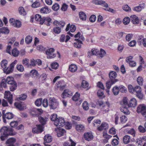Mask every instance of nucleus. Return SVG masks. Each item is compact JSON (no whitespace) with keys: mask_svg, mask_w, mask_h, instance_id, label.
Listing matches in <instances>:
<instances>
[{"mask_svg":"<svg viewBox=\"0 0 146 146\" xmlns=\"http://www.w3.org/2000/svg\"><path fill=\"white\" fill-rule=\"evenodd\" d=\"M1 136L0 138L2 141L7 139L9 135H14L16 134V132L14 131L11 127L4 126L0 129Z\"/></svg>","mask_w":146,"mask_h":146,"instance_id":"f257e3e1","label":"nucleus"},{"mask_svg":"<svg viewBox=\"0 0 146 146\" xmlns=\"http://www.w3.org/2000/svg\"><path fill=\"white\" fill-rule=\"evenodd\" d=\"M7 83L10 85L9 87L11 91L13 92L16 89L17 84L16 82L14 81L13 77H8L6 79H3L1 83H0L3 87L5 88L7 87Z\"/></svg>","mask_w":146,"mask_h":146,"instance_id":"f03ea898","label":"nucleus"},{"mask_svg":"<svg viewBox=\"0 0 146 146\" xmlns=\"http://www.w3.org/2000/svg\"><path fill=\"white\" fill-rule=\"evenodd\" d=\"M109 80L106 82V86L110 87L111 85H113L118 81L116 79L117 76L116 73L114 71H111L109 73Z\"/></svg>","mask_w":146,"mask_h":146,"instance_id":"7ed1b4c3","label":"nucleus"},{"mask_svg":"<svg viewBox=\"0 0 146 146\" xmlns=\"http://www.w3.org/2000/svg\"><path fill=\"white\" fill-rule=\"evenodd\" d=\"M127 98L124 97L123 98L122 102V107L120 109L121 111L126 115H128L130 113L129 110L128 108H129L127 105Z\"/></svg>","mask_w":146,"mask_h":146,"instance_id":"20e7f679","label":"nucleus"},{"mask_svg":"<svg viewBox=\"0 0 146 146\" xmlns=\"http://www.w3.org/2000/svg\"><path fill=\"white\" fill-rule=\"evenodd\" d=\"M49 106L50 109L55 110L58 106L59 103L57 100L54 98H50L48 100Z\"/></svg>","mask_w":146,"mask_h":146,"instance_id":"39448f33","label":"nucleus"},{"mask_svg":"<svg viewBox=\"0 0 146 146\" xmlns=\"http://www.w3.org/2000/svg\"><path fill=\"white\" fill-rule=\"evenodd\" d=\"M5 110H3L2 111V117L4 123H6L7 121L6 119L9 120L13 119L14 117L13 114L10 112H5Z\"/></svg>","mask_w":146,"mask_h":146,"instance_id":"423d86ee","label":"nucleus"},{"mask_svg":"<svg viewBox=\"0 0 146 146\" xmlns=\"http://www.w3.org/2000/svg\"><path fill=\"white\" fill-rule=\"evenodd\" d=\"M137 111L138 113H141L142 115L146 118V106L144 104H140L137 108Z\"/></svg>","mask_w":146,"mask_h":146,"instance_id":"0eeeda50","label":"nucleus"},{"mask_svg":"<svg viewBox=\"0 0 146 146\" xmlns=\"http://www.w3.org/2000/svg\"><path fill=\"white\" fill-rule=\"evenodd\" d=\"M17 60H15L10 64L9 67L6 68L5 69L3 70L4 72L6 74H8L12 73L13 71L14 66L17 64Z\"/></svg>","mask_w":146,"mask_h":146,"instance_id":"6e6552de","label":"nucleus"},{"mask_svg":"<svg viewBox=\"0 0 146 146\" xmlns=\"http://www.w3.org/2000/svg\"><path fill=\"white\" fill-rule=\"evenodd\" d=\"M54 124L56 126L62 127L65 125V121L64 118L59 117L56 119Z\"/></svg>","mask_w":146,"mask_h":146,"instance_id":"1a4fd4ad","label":"nucleus"},{"mask_svg":"<svg viewBox=\"0 0 146 146\" xmlns=\"http://www.w3.org/2000/svg\"><path fill=\"white\" fill-rule=\"evenodd\" d=\"M4 98L7 99L8 102L10 104H12L13 102V95L9 91H5L4 93Z\"/></svg>","mask_w":146,"mask_h":146,"instance_id":"9d476101","label":"nucleus"},{"mask_svg":"<svg viewBox=\"0 0 146 146\" xmlns=\"http://www.w3.org/2000/svg\"><path fill=\"white\" fill-rule=\"evenodd\" d=\"M43 131V127L41 125H36V127L33 128L32 132L34 133H41Z\"/></svg>","mask_w":146,"mask_h":146,"instance_id":"9b49d317","label":"nucleus"},{"mask_svg":"<svg viewBox=\"0 0 146 146\" xmlns=\"http://www.w3.org/2000/svg\"><path fill=\"white\" fill-rule=\"evenodd\" d=\"M51 20V19L49 17H43L42 20L41 21L40 24L42 25L44 23V24L47 26H49L52 23Z\"/></svg>","mask_w":146,"mask_h":146,"instance_id":"f8f14e48","label":"nucleus"},{"mask_svg":"<svg viewBox=\"0 0 146 146\" xmlns=\"http://www.w3.org/2000/svg\"><path fill=\"white\" fill-rule=\"evenodd\" d=\"M133 58L132 56H130L127 57L125 60L126 62L128 63L130 66L131 67H134L136 65V62L132 60Z\"/></svg>","mask_w":146,"mask_h":146,"instance_id":"ddd939ff","label":"nucleus"},{"mask_svg":"<svg viewBox=\"0 0 146 146\" xmlns=\"http://www.w3.org/2000/svg\"><path fill=\"white\" fill-rule=\"evenodd\" d=\"M72 94L73 93L71 91L68 90L66 89L61 94V97L64 98L67 97H70L72 96Z\"/></svg>","mask_w":146,"mask_h":146,"instance_id":"4468645a","label":"nucleus"},{"mask_svg":"<svg viewBox=\"0 0 146 146\" xmlns=\"http://www.w3.org/2000/svg\"><path fill=\"white\" fill-rule=\"evenodd\" d=\"M44 144L45 146H48L47 143H50L52 140V137L49 135H46L44 137Z\"/></svg>","mask_w":146,"mask_h":146,"instance_id":"2eb2a0df","label":"nucleus"},{"mask_svg":"<svg viewBox=\"0 0 146 146\" xmlns=\"http://www.w3.org/2000/svg\"><path fill=\"white\" fill-rule=\"evenodd\" d=\"M84 136L85 139L88 141H90L93 139V136L90 132L85 133L84 134Z\"/></svg>","mask_w":146,"mask_h":146,"instance_id":"dca6fc26","label":"nucleus"},{"mask_svg":"<svg viewBox=\"0 0 146 146\" xmlns=\"http://www.w3.org/2000/svg\"><path fill=\"white\" fill-rule=\"evenodd\" d=\"M42 64V61L41 60L39 59L35 60L32 59L31 60L30 65H32L33 66H35L36 64L38 65H41Z\"/></svg>","mask_w":146,"mask_h":146,"instance_id":"f3484780","label":"nucleus"},{"mask_svg":"<svg viewBox=\"0 0 146 146\" xmlns=\"http://www.w3.org/2000/svg\"><path fill=\"white\" fill-rule=\"evenodd\" d=\"M16 140L15 138L13 137L9 138L6 141V144L9 145L7 146H14V144Z\"/></svg>","mask_w":146,"mask_h":146,"instance_id":"a211bd4d","label":"nucleus"},{"mask_svg":"<svg viewBox=\"0 0 146 146\" xmlns=\"http://www.w3.org/2000/svg\"><path fill=\"white\" fill-rule=\"evenodd\" d=\"M75 40L76 42L74 43V45L75 47L78 48H80L81 47V44H83L82 41L78 39H75Z\"/></svg>","mask_w":146,"mask_h":146,"instance_id":"6ab92c4d","label":"nucleus"},{"mask_svg":"<svg viewBox=\"0 0 146 146\" xmlns=\"http://www.w3.org/2000/svg\"><path fill=\"white\" fill-rule=\"evenodd\" d=\"M127 105L129 106V107H134L137 105V101L136 99L134 98L131 99L128 103L127 101Z\"/></svg>","mask_w":146,"mask_h":146,"instance_id":"aec40b11","label":"nucleus"},{"mask_svg":"<svg viewBox=\"0 0 146 146\" xmlns=\"http://www.w3.org/2000/svg\"><path fill=\"white\" fill-rule=\"evenodd\" d=\"M53 23L56 26L61 25L62 27H63L65 25V22L63 21H55L53 22Z\"/></svg>","mask_w":146,"mask_h":146,"instance_id":"412c9836","label":"nucleus"},{"mask_svg":"<svg viewBox=\"0 0 146 146\" xmlns=\"http://www.w3.org/2000/svg\"><path fill=\"white\" fill-rule=\"evenodd\" d=\"M79 16L80 19L83 21H85L86 19V15L83 11L79 12Z\"/></svg>","mask_w":146,"mask_h":146,"instance_id":"4be33fe9","label":"nucleus"},{"mask_svg":"<svg viewBox=\"0 0 146 146\" xmlns=\"http://www.w3.org/2000/svg\"><path fill=\"white\" fill-rule=\"evenodd\" d=\"M64 81H59L58 83H57V86L58 88H60L61 90H63L65 87V85L64 84Z\"/></svg>","mask_w":146,"mask_h":146,"instance_id":"5701e85b","label":"nucleus"},{"mask_svg":"<svg viewBox=\"0 0 146 146\" xmlns=\"http://www.w3.org/2000/svg\"><path fill=\"white\" fill-rule=\"evenodd\" d=\"M57 132V135L59 137L64 135L66 133V131L63 129H58Z\"/></svg>","mask_w":146,"mask_h":146,"instance_id":"b1692460","label":"nucleus"},{"mask_svg":"<svg viewBox=\"0 0 146 146\" xmlns=\"http://www.w3.org/2000/svg\"><path fill=\"white\" fill-rule=\"evenodd\" d=\"M76 129L78 131H82L84 130L85 127L82 124H78L76 125Z\"/></svg>","mask_w":146,"mask_h":146,"instance_id":"393cba45","label":"nucleus"},{"mask_svg":"<svg viewBox=\"0 0 146 146\" xmlns=\"http://www.w3.org/2000/svg\"><path fill=\"white\" fill-rule=\"evenodd\" d=\"M30 75L33 77L38 76L39 74L38 71L35 70H33L30 72Z\"/></svg>","mask_w":146,"mask_h":146,"instance_id":"a878e982","label":"nucleus"},{"mask_svg":"<svg viewBox=\"0 0 146 146\" xmlns=\"http://www.w3.org/2000/svg\"><path fill=\"white\" fill-rule=\"evenodd\" d=\"M119 87L115 86L113 87L112 89V91L114 95L117 96L119 93Z\"/></svg>","mask_w":146,"mask_h":146,"instance_id":"bb28decb","label":"nucleus"},{"mask_svg":"<svg viewBox=\"0 0 146 146\" xmlns=\"http://www.w3.org/2000/svg\"><path fill=\"white\" fill-rule=\"evenodd\" d=\"M50 10L49 9L48 7L45 6L40 9V12L42 13H48L50 12Z\"/></svg>","mask_w":146,"mask_h":146,"instance_id":"cd10ccee","label":"nucleus"},{"mask_svg":"<svg viewBox=\"0 0 146 146\" xmlns=\"http://www.w3.org/2000/svg\"><path fill=\"white\" fill-rule=\"evenodd\" d=\"M9 32V30L8 29L7 27H3L0 29V33H3L5 34H8Z\"/></svg>","mask_w":146,"mask_h":146,"instance_id":"c85d7f7f","label":"nucleus"},{"mask_svg":"<svg viewBox=\"0 0 146 146\" xmlns=\"http://www.w3.org/2000/svg\"><path fill=\"white\" fill-rule=\"evenodd\" d=\"M77 70V66L74 64H72L69 67V70L70 71L72 72H74Z\"/></svg>","mask_w":146,"mask_h":146,"instance_id":"c756f323","label":"nucleus"},{"mask_svg":"<svg viewBox=\"0 0 146 146\" xmlns=\"http://www.w3.org/2000/svg\"><path fill=\"white\" fill-rule=\"evenodd\" d=\"M14 105L20 111L23 110H24V106L20 103L15 102Z\"/></svg>","mask_w":146,"mask_h":146,"instance_id":"7c9ffc66","label":"nucleus"},{"mask_svg":"<svg viewBox=\"0 0 146 146\" xmlns=\"http://www.w3.org/2000/svg\"><path fill=\"white\" fill-rule=\"evenodd\" d=\"M130 136L128 135H126L124 136L123 138V143L127 144L130 141Z\"/></svg>","mask_w":146,"mask_h":146,"instance_id":"2f4dec72","label":"nucleus"},{"mask_svg":"<svg viewBox=\"0 0 146 146\" xmlns=\"http://www.w3.org/2000/svg\"><path fill=\"white\" fill-rule=\"evenodd\" d=\"M56 27H54L53 29V32L54 33L56 34H59L61 31L60 27L58 26H56Z\"/></svg>","mask_w":146,"mask_h":146,"instance_id":"473e14b6","label":"nucleus"},{"mask_svg":"<svg viewBox=\"0 0 146 146\" xmlns=\"http://www.w3.org/2000/svg\"><path fill=\"white\" fill-rule=\"evenodd\" d=\"M19 51L16 48H15L12 50V54L14 56L17 57L19 56Z\"/></svg>","mask_w":146,"mask_h":146,"instance_id":"72a5a7b5","label":"nucleus"},{"mask_svg":"<svg viewBox=\"0 0 146 146\" xmlns=\"http://www.w3.org/2000/svg\"><path fill=\"white\" fill-rule=\"evenodd\" d=\"M1 67L3 69V70L5 69L7 65V61L6 60H3L1 62Z\"/></svg>","mask_w":146,"mask_h":146,"instance_id":"f704fd0d","label":"nucleus"},{"mask_svg":"<svg viewBox=\"0 0 146 146\" xmlns=\"http://www.w3.org/2000/svg\"><path fill=\"white\" fill-rule=\"evenodd\" d=\"M32 39L33 38L31 36L28 35L25 38V42L27 44H29L32 42Z\"/></svg>","mask_w":146,"mask_h":146,"instance_id":"c9c22d12","label":"nucleus"},{"mask_svg":"<svg viewBox=\"0 0 146 146\" xmlns=\"http://www.w3.org/2000/svg\"><path fill=\"white\" fill-rule=\"evenodd\" d=\"M19 14L23 16H24L26 14V12L24 8L22 7H20L18 9Z\"/></svg>","mask_w":146,"mask_h":146,"instance_id":"e433bc0d","label":"nucleus"},{"mask_svg":"<svg viewBox=\"0 0 146 146\" xmlns=\"http://www.w3.org/2000/svg\"><path fill=\"white\" fill-rule=\"evenodd\" d=\"M80 94L78 92H76L75 95L72 97V100L74 101H78L79 99Z\"/></svg>","mask_w":146,"mask_h":146,"instance_id":"4c0bfd02","label":"nucleus"},{"mask_svg":"<svg viewBox=\"0 0 146 146\" xmlns=\"http://www.w3.org/2000/svg\"><path fill=\"white\" fill-rule=\"evenodd\" d=\"M118 88L119 91L122 93H125L127 92V88L122 85L119 86Z\"/></svg>","mask_w":146,"mask_h":146,"instance_id":"58836bf2","label":"nucleus"},{"mask_svg":"<svg viewBox=\"0 0 146 146\" xmlns=\"http://www.w3.org/2000/svg\"><path fill=\"white\" fill-rule=\"evenodd\" d=\"M54 49L53 48L47 49L45 51L46 54L47 56L50 55V54L53 53L54 51Z\"/></svg>","mask_w":146,"mask_h":146,"instance_id":"ea45409f","label":"nucleus"},{"mask_svg":"<svg viewBox=\"0 0 146 146\" xmlns=\"http://www.w3.org/2000/svg\"><path fill=\"white\" fill-rule=\"evenodd\" d=\"M97 94L99 97H104L103 90L100 89L98 90L97 92Z\"/></svg>","mask_w":146,"mask_h":146,"instance_id":"a19ab883","label":"nucleus"},{"mask_svg":"<svg viewBox=\"0 0 146 146\" xmlns=\"http://www.w3.org/2000/svg\"><path fill=\"white\" fill-rule=\"evenodd\" d=\"M43 18L41 17V15H40L39 14H36L35 15V19L36 21H38L39 22V24H40V22H41V21L42 20V19Z\"/></svg>","mask_w":146,"mask_h":146,"instance_id":"79ce46f5","label":"nucleus"},{"mask_svg":"<svg viewBox=\"0 0 146 146\" xmlns=\"http://www.w3.org/2000/svg\"><path fill=\"white\" fill-rule=\"evenodd\" d=\"M38 119L42 125H44L46 123V119L45 118L40 116L38 117Z\"/></svg>","mask_w":146,"mask_h":146,"instance_id":"37998d69","label":"nucleus"},{"mask_svg":"<svg viewBox=\"0 0 146 146\" xmlns=\"http://www.w3.org/2000/svg\"><path fill=\"white\" fill-rule=\"evenodd\" d=\"M16 67L19 71L22 72L24 71V67L22 65L17 64Z\"/></svg>","mask_w":146,"mask_h":146,"instance_id":"c03bdc74","label":"nucleus"},{"mask_svg":"<svg viewBox=\"0 0 146 146\" xmlns=\"http://www.w3.org/2000/svg\"><path fill=\"white\" fill-rule=\"evenodd\" d=\"M89 84L85 80H83L82 82L81 86L84 88H87L89 86Z\"/></svg>","mask_w":146,"mask_h":146,"instance_id":"a18cd8bd","label":"nucleus"},{"mask_svg":"<svg viewBox=\"0 0 146 146\" xmlns=\"http://www.w3.org/2000/svg\"><path fill=\"white\" fill-rule=\"evenodd\" d=\"M143 7L141 5H139V6L133 8V10L136 12H139L141 11L142 9L143 8Z\"/></svg>","mask_w":146,"mask_h":146,"instance_id":"49530a36","label":"nucleus"},{"mask_svg":"<svg viewBox=\"0 0 146 146\" xmlns=\"http://www.w3.org/2000/svg\"><path fill=\"white\" fill-rule=\"evenodd\" d=\"M101 58H103L106 54V51L103 49H101L100 53L98 54Z\"/></svg>","mask_w":146,"mask_h":146,"instance_id":"de8ad7c7","label":"nucleus"},{"mask_svg":"<svg viewBox=\"0 0 146 146\" xmlns=\"http://www.w3.org/2000/svg\"><path fill=\"white\" fill-rule=\"evenodd\" d=\"M137 81L140 85H142L143 84V79L141 76H139L137 79Z\"/></svg>","mask_w":146,"mask_h":146,"instance_id":"09e8293b","label":"nucleus"},{"mask_svg":"<svg viewBox=\"0 0 146 146\" xmlns=\"http://www.w3.org/2000/svg\"><path fill=\"white\" fill-rule=\"evenodd\" d=\"M57 117V115L56 114H52L50 117V119L51 121H54V122H56V119H58Z\"/></svg>","mask_w":146,"mask_h":146,"instance_id":"8fccbe9b","label":"nucleus"},{"mask_svg":"<svg viewBox=\"0 0 146 146\" xmlns=\"http://www.w3.org/2000/svg\"><path fill=\"white\" fill-rule=\"evenodd\" d=\"M59 66V64L56 62H53L51 64V66L53 69H56Z\"/></svg>","mask_w":146,"mask_h":146,"instance_id":"3c124183","label":"nucleus"},{"mask_svg":"<svg viewBox=\"0 0 146 146\" xmlns=\"http://www.w3.org/2000/svg\"><path fill=\"white\" fill-rule=\"evenodd\" d=\"M60 8L59 5L57 3H55L52 7V8L54 11L58 10Z\"/></svg>","mask_w":146,"mask_h":146,"instance_id":"603ef678","label":"nucleus"},{"mask_svg":"<svg viewBox=\"0 0 146 146\" xmlns=\"http://www.w3.org/2000/svg\"><path fill=\"white\" fill-rule=\"evenodd\" d=\"M82 107L84 109L86 110L88 109L89 108L88 102L86 101H84L82 104Z\"/></svg>","mask_w":146,"mask_h":146,"instance_id":"864d4df0","label":"nucleus"},{"mask_svg":"<svg viewBox=\"0 0 146 146\" xmlns=\"http://www.w3.org/2000/svg\"><path fill=\"white\" fill-rule=\"evenodd\" d=\"M27 97V95L25 94H23L20 95L19 98V100L24 101Z\"/></svg>","mask_w":146,"mask_h":146,"instance_id":"5fc2aeb1","label":"nucleus"},{"mask_svg":"<svg viewBox=\"0 0 146 146\" xmlns=\"http://www.w3.org/2000/svg\"><path fill=\"white\" fill-rule=\"evenodd\" d=\"M43 106L44 107H47L49 105V102L46 99H44L42 101Z\"/></svg>","mask_w":146,"mask_h":146,"instance_id":"6e6d98bb","label":"nucleus"},{"mask_svg":"<svg viewBox=\"0 0 146 146\" xmlns=\"http://www.w3.org/2000/svg\"><path fill=\"white\" fill-rule=\"evenodd\" d=\"M42 102V99L40 98L37 100L35 102V105L38 106H40Z\"/></svg>","mask_w":146,"mask_h":146,"instance_id":"4d7b16f0","label":"nucleus"},{"mask_svg":"<svg viewBox=\"0 0 146 146\" xmlns=\"http://www.w3.org/2000/svg\"><path fill=\"white\" fill-rule=\"evenodd\" d=\"M123 9L126 12H129L131 11L130 8L127 5L123 6Z\"/></svg>","mask_w":146,"mask_h":146,"instance_id":"13d9d810","label":"nucleus"},{"mask_svg":"<svg viewBox=\"0 0 146 146\" xmlns=\"http://www.w3.org/2000/svg\"><path fill=\"white\" fill-rule=\"evenodd\" d=\"M99 5H103L104 7H108V5L107 3H106L105 1L102 0L99 1Z\"/></svg>","mask_w":146,"mask_h":146,"instance_id":"bf43d9fd","label":"nucleus"},{"mask_svg":"<svg viewBox=\"0 0 146 146\" xmlns=\"http://www.w3.org/2000/svg\"><path fill=\"white\" fill-rule=\"evenodd\" d=\"M21 26V22L18 20L15 21V24L14 25V27L17 28H19Z\"/></svg>","mask_w":146,"mask_h":146,"instance_id":"052dcab7","label":"nucleus"},{"mask_svg":"<svg viewBox=\"0 0 146 146\" xmlns=\"http://www.w3.org/2000/svg\"><path fill=\"white\" fill-rule=\"evenodd\" d=\"M18 125L17 121H11L10 123V125L12 127H15Z\"/></svg>","mask_w":146,"mask_h":146,"instance_id":"680f3d73","label":"nucleus"},{"mask_svg":"<svg viewBox=\"0 0 146 146\" xmlns=\"http://www.w3.org/2000/svg\"><path fill=\"white\" fill-rule=\"evenodd\" d=\"M130 19L128 17H125L123 20V22L125 25H127L130 22Z\"/></svg>","mask_w":146,"mask_h":146,"instance_id":"e2e57ef3","label":"nucleus"},{"mask_svg":"<svg viewBox=\"0 0 146 146\" xmlns=\"http://www.w3.org/2000/svg\"><path fill=\"white\" fill-rule=\"evenodd\" d=\"M121 122L122 123H125L126 121L127 118L125 115H122L120 118Z\"/></svg>","mask_w":146,"mask_h":146,"instance_id":"0e129e2a","label":"nucleus"},{"mask_svg":"<svg viewBox=\"0 0 146 146\" xmlns=\"http://www.w3.org/2000/svg\"><path fill=\"white\" fill-rule=\"evenodd\" d=\"M68 7V6L66 3H64L62 5L61 9L62 11H66L67 10Z\"/></svg>","mask_w":146,"mask_h":146,"instance_id":"69168bd1","label":"nucleus"},{"mask_svg":"<svg viewBox=\"0 0 146 146\" xmlns=\"http://www.w3.org/2000/svg\"><path fill=\"white\" fill-rule=\"evenodd\" d=\"M92 55H97L99 54V51L97 49H92L91 50Z\"/></svg>","mask_w":146,"mask_h":146,"instance_id":"338daca9","label":"nucleus"},{"mask_svg":"<svg viewBox=\"0 0 146 146\" xmlns=\"http://www.w3.org/2000/svg\"><path fill=\"white\" fill-rule=\"evenodd\" d=\"M128 89L131 93H133L134 92V88L131 85H129L128 86Z\"/></svg>","mask_w":146,"mask_h":146,"instance_id":"774afa93","label":"nucleus"}]
</instances>
